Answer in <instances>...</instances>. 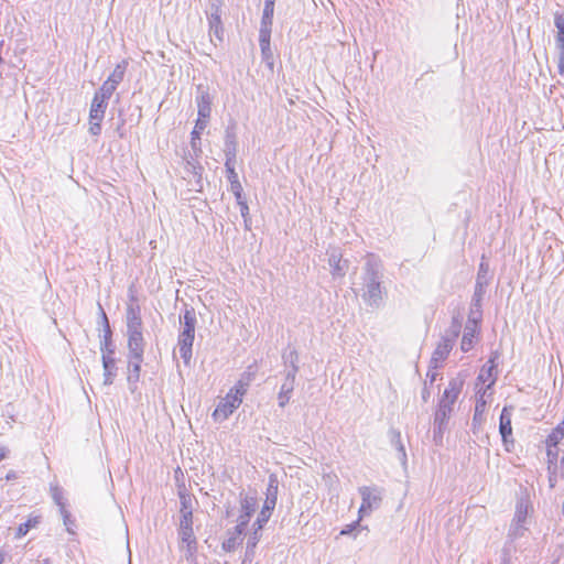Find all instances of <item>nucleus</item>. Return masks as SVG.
<instances>
[{
  "mask_svg": "<svg viewBox=\"0 0 564 564\" xmlns=\"http://www.w3.org/2000/svg\"><path fill=\"white\" fill-rule=\"evenodd\" d=\"M127 335L129 357H143L144 339L140 307L132 303L127 307Z\"/></svg>",
  "mask_w": 564,
  "mask_h": 564,
  "instance_id": "nucleus-1",
  "label": "nucleus"
},
{
  "mask_svg": "<svg viewBox=\"0 0 564 564\" xmlns=\"http://www.w3.org/2000/svg\"><path fill=\"white\" fill-rule=\"evenodd\" d=\"M248 383L239 381L228 391L213 412L215 421H225L241 404L242 398L247 392Z\"/></svg>",
  "mask_w": 564,
  "mask_h": 564,
  "instance_id": "nucleus-2",
  "label": "nucleus"
},
{
  "mask_svg": "<svg viewBox=\"0 0 564 564\" xmlns=\"http://www.w3.org/2000/svg\"><path fill=\"white\" fill-rule=\"evenodd\" d=\"M197 505L196 498L188 496V495H182L181 496V511L183 513L182 520H181V527H182V540L186 543L187 552L189 556H192L196 551V540L193 534L192 529V511L194 506Z\"/></svg>",
  "mask_w": 564,
  "mask_h": 564,
  "instance_id": "nucleus-3",
  "label": "nucleus"
},
{
  "mask_svg": "<svg viewBox=\"0 0 564 564\" xmlns=\"http://www.w3.org/2000/svg\"><path fill=\"white\" fill-rule=\"evenodd\" d=\"M195 313L192 311H186L184 314V330L182 335L183 345L181 347L182 357L185 364H188L192 357V345L195 335Z\"/></svg>",
  "mask_w": 564,
  "mask_h": 564,
  "instance_id": "nucleus-4",
  "label": "nucleus"
},
{
  "mask_svg": "<svg viewBox=\"0 0 564 564\" xmlns=\"http://www.w3.org/2000/svg\"><path fill=\"white\" fill-rule=\"evenodd\" d=\"M278 500V484L274 478L270 479L269 486L267 488V497L263 502L262 509L258 516L256 521L258 529H262L263 524L268 522L269 518L272 514V511L275 508Z\"/></svg>",
  "mask_w": 564,
  "mask_h": 564,
  "instance_id": "nucleus-5",
  "label": "nucleus"
},
{
  "mask_svg": "<svg viewBox=\"0 0 564 564\" xmlns=\"http://www.w3.org/2000/svg\"><path fill=\"white\" fill-rule=\"evenodd\" d=\"M212 112V100L208 94L200 96L198 101V119L196 121L193 134L199 138L200 132L205 129Z\"/></svg>",
  "mask_w": 564,
  "mask_h": 564,
  "instance_id": "nucleus-6",
  "label": "nucleus"
},
{
  "mask_svg": "<svg viewBox=\"0 0 564 564\" xmlns=\"http://www.w3.org/2000/svg\"><path fill=\"white\" fill-rule=\"evenodd\" d=\"M464 386V378L457 377L449 381L448 387L444 390L441 405L451 410L452 405L458 399Z\"/></svg>",
  "mask_w": 564,
  "mask_h": 564,
  "instance_id": "nucleus-7",
  "label": "nucleus"
},
{
  "mask_svg": "<svg viewBox=\"0 0 564 564\" xmlns=\"http://www.w3.org/2000/svg\"><path fill=\"white\" fill-rule=\"evenodd\" d=\"M99 310H100V316H101V322H102V327H104V337L100 340V350L102 354L115 352V347H113V344L111 340L112 333H111L108 317H107L104 308L101 307V305H99Z\"/></svg>",
  "mask_w": 564,
  "mask_h": 564,
  "instance_id": "nucleus-8",
  "label": "nucleus"
},
{
  "mask_svg": "<svg viewBox=\"0 0 564 564\" xmlns=\"http://www.w3.org/2000/svg\"><path fill=\"white\" fill-rule=\"evenodd\" d=\"M108 106V100L100 98V96L96 95L93 98L89 119L91 120H102L106 109Z\"/></svg>",
  "mask_w": 564,
  "mask_h": 564,
  "instance_id": "nucleus-9",
  "label": "nucleus"
},
{
  "mask_svg": "<svg viewBox=\"0 0 564 564\" xmlns=\"http://www.w3.org/2000/svg\"><path fill=\"white\" fill-rule=\"evenodd\" d=\"M499 431L503 442H508V438L512 435L511 425V413L508 408H503L500 414Z\"/></svg>",
  "mask_w": 564,
  "mask_h": 564,
  "instance_id": "nucleus-10",
  "label": "nucleus"
},
{
  "mask_svg": "<svg viewBox=\"0 0 564 564\" xmlns=\"http://www.w3.org/2000/svg\"><path fill=\"white\" fill-rule=\"evenodd\" d=\"M142 361L143 357H129L128 381L130 383L138 382Z\"/></svg>",
  "mask_w": 564,
  "mask_h": 564,
  "instance_id": "nucleus-11",
  "label": "nucleus"
},
{
  "mask_svg": "<svg viewBox=\"0 0 564 564\" xmlns=\"http://www.w3.org/2000/svg\"><path fill=\"white\" fill-rule=\"evenodd\" d=\"M477 335L478 329L476 324L471 328L466 329L460 341V348L463 351H469L474 347Z\"/></svg>",
  "mask_w": 564,
  "mask_h": 564,
  "instance_id": "nucleus-12",
  "label": "nucleus"
},
{
  "mask_svg": "<svg viewBox=\"0 0 564 564\" xmlns=\"http://www.w3.org/2000/svg\"><path fill=\"white\" fill-rule=\"evenodd\" d=\"M362 495V502L359 509L360 513L369 512L373 505L378 502L379 498L369 489H364L361 491Z\"/></svg>",
  "mask_w": 564,
  "mask_h": 564,
  "instance_id": "nucleus-13",
  "label": "nucleus"
},
{
  "mask_svg": "<svg viewBox=\"0 0 564 564\" xmlns=\"http://www.w3.org/2000/svg\"><path fill=\"white\" fill-rule=\"evenodd\" d=\"M258 500L256 495H245L240 498V512L252 516L256 511Z\"/></svg>",
  "mask_w": 564,
  "mask_h": 564,
  "instance_id": "nucleus-14",
  "label": "nucleus"
},
{
  "mask_svg": "<svg viewBox=\"0 0 564 564\" xmlns=\"http://www.w3.org/2000/svg\"><path fill=\"white\" fill-rule=\"evenodd\" d=\"M126 68H127L126 62L118 64L115 67V69L112 70V73L109 75V77L107 78V82L111 83L115 86H118L123 79Z\"/></svg>",
  "mask_w": 564,
  "mask_h": 564,
  "instance_id": "nucleus-15",
  "label": "nucleus"
},
{
  "mask_svg": "<svg viewBox=\"0 0 564 564\" xmlns=\"http://www.w3.org/2000/svg\"><path fill=\"white\" fill-rule=\"evenodd\" d=\"M37 517L30 518L26 522L21 523L17 529L15 538L21 539L22 536L26 535L32 528H35L37 525Z\"/></svg>",
  "mask_w": 564,
  "mask_h": 564,
  "instance_id": "nucleus-16",
  "label": "nucleus"
},
{
  "mask_svg": "<svg viewBox=\"0 0 564 564\" xmlns=\"http://www.w3.org/2000/svg\"><path fill=\"white\" fill-rule=\"evenodd\" d=\"M555 25L557 28V42L562 50H564V13L555 14Z\"/></svg>",
  "mask_w": 564,
  "mask_h": 564,
  "instance_id": "nucleus-17",
  "label": "nucleus"
},
{
  "mask_svg": "<svg viewBox=\"0 0 564 564\" xmlns=\"http://www.w3.org/2000/svg\"><path fill=\"white\" fill-rule=\"evenodd\" d=\"M116 89L117 86L106 80L95 94L100 96V98L109 100Z\"/></svg>",
  "mask_w": 564,
  "mask_h": 564,
  "instance_id": "nucleus-18",
  "label": "nucleus"
},
{
  "mask_svg": "<svg viewBox=\"0 0 564 564\" xmlns=\"http://www.w3.org/2000/svg\"><path fill=\"white\" fill-rule=\"evenodd\" d=\"M51 496L61 510L62 506H65L63 490L57 485H51Z\"/></svg>",
  "mask_w": 564,
  "mask_h": 564,
  "instance_id": "nucleus-19",
  "label": "nucleus"
},
{
  "mask_svg": "<svg viewBox=\"0 0 564 564\" xmlns=\"http://www.w3.org/2000/svg\"><path fill=\"white\" fill-rule=\"evenodd\" d=\"M451 349H452V345H451L449 340L446 339L437 346L434 355L437 356V358H440V359H445L448 356Z\"/></svg>",
  "mask_w": 564,
  "mask_h": 564,
  "instance_id": "nucleus-20",
  "label": "nucleus"
},
{
  "mask_svg": "<svg viewBox=\"0 0 564 564\" xmlns=\"http://www.w3.org/2000/svg\"><path fill=\"white\" fill-rule=\"evenodd\" d=\"M251 517L252 516H250L248 513L240 512V514L238 517V522L236 525V531L238 534H242L245 532L246 528L248 527V524L250 522Z\"/></svg>",
  "mask_w": 564,
  "mask_h": 564,
  "instance_id": "nucleus-21",
  "label": "nucleus"
},
{
  "mask_svg": "<svg viewBox=\"0 0 564 564\" xmlns=\"http://www.w3.org/2000/svg\"><path fill=\"white\" fill-rule=\"evenodd\" d=\"M291 392H292V386H286V384L282 386L281 391L278 397L280 406H285V404L290 400Z\"/></svg>",
  "mask_w": 564,
  "mask_h": 564,
  "instance_id": "nucleus-22",
  "label": "nucleus"
},
{
  "mask_svg": "<svg viewBox=\"0 0 564 564\" xmlns=\"http://www.w3.org/2000/svg\"><path fill=\"white\" fill-rule=\"evenodd\" d=\"M104 367V384L110 386L113 382L116 376V366H102Z\"/></svg>",
  "mask_w": 564,
  "mask_h": 564,
  "instance_id": "nucleus-23",
  "label": "nucleus"
},
{
  "mask_svg": "<svg viewBox=\"0 0 564 564\" xmlns=\"http://www.w3.org/2000/svg\"><path fill=\"white\" fill-rule=\"evenodd\" d=\"M230 191L235 195L237 202H240L243 198V188L239 181H234L230 183Z\"/></svg>",
  "mask_w": 564,
  "mask_h": 564,
  "instance_id": "nucleus-24",
  "label": "nucleus"
},
{
  "mask_svg": "<svg viewBox=\"0 0 564 564\" xmlns=\"http://www.w3.org/2000/svg\"><path fill=\"white\" fill-rule=\"evenodd\" d=\"M274 1L275 0H265V6L263 10V19L271 22L274 11Z\"/></svg>",
  "mask_w": 564,
  "mask_h": 564,
  "instance_id": "nucleus-25",
  "label": "nucleus"
},
{
  "mask_svg": "<svg viewBox=\"0 0 564 564\" xmlns=\"http://www.w3.org/2000/svg\"><path fill=\"white\" fill-rule=\"evenodd\" d=\"M62 517H63V521H64V524L67 529V531L69 533H74L70 525L73 524V521L70 520V513L69 511L66 509V506H62V509L59 510Z\"/></svg>",
  "mask_w": 564,
  "mask_h": 564,
  "instance_id": "nucleus-26",
  "label": "nucleus"
},
{
  "mask_svg": "<svg viewBox=\"0 0 564 564\" xmlns=\"http://www.w3.org/2000/svg\"><path fill=\"white\" fill-rule=\"evenodd\" d=\"M101 121L102 120H91L90 119L89 131H90L91 134H94V135L100 134V132H101Z\"/></svg>",
  "mask_w": 564,
  "mask_h": 564,
  "instance_id": "nucleus-27",
  "label": "nucleus"
},
{
  "mask_svg": "<svg viewBox=\"0 0 564 564\" xmlns=\"http://www.w3.org/2000/svg\"><path fill=\"white\" fill-rule=\"evenodd\" d=\"M115 352L102 354V366H116V360L112 357Z\"/></svg>",
  "mask_w": 564,
  "mask_h": 564,
  "instance_id": "nucleus-28",
  "label": "nucleus"
},
{
  "mask_svg": "<svg viewBox=\"0 0 564 564\" xmlns=\"http://www.w3.org/2000/svg\"><path fill=\"white\" fill-rule=\"evenodd\" d=\"M260 45H261L262 52L269 51L270 50V36L263 35L260 40Z\"/></svg>",
  "mask_w": 564,
  "mask_h": 564,
  "instance_id": "nucleus-29",
  "label": "nucleus"
},
{
  "mask_svg": "<svg viewBox=\"0 0 564 564\" xmlns=\"http://www.w3.org/2000/svg\"><path fill=\"white\" fill-rule=\"evenodd\" d=\"M226 166H227V173H228L227 177H228L229 183H231L234 181H239L238 175L235 172V169L229 166L228 164Z\"/></svg>",
  "mask_w": 564,
  "mask_h": 564,
  "instance_id": "nucleus-30",
  "label": "nucleus"
},
{
  "mask_svg": "<svg viewBox=\"0 0 564 564\" xmlns=\"http://www.w3.org/2000/svg\"><path fill=\"white\" fill-rule=\"evenodd\" d=\"M237 203H238V204L240 205V207H241V214H242V216L248 215V213H249V208H248V205H247V203L245 202V199H243V198H241V199H240V202H237Z\"/></svg>",
  "mask_w": 564,
  "mask_h": 564,
  "instance_id": "nucleus-31",
  "label": "nucleus"
},
{
  "mask_svg": "<svg viewBox=\"0 0 564 564\" xmlns=\"http://www.w3.org/2000/svg\"><path fill=\"white\" fill-rule=\"evenodd\" d=\"M237 203H238V204L240 205V207H241V214H242V216L248 215V213H249V208H248V205H247V203L245 202V199H243V198H241V199H240V202H237Z\"/></svg>",
  "mask_w": 564,
  "mask_h": 564,
  "instance_id": "nucleus-32",
  "label": "nucleus"
},
{
  "mask_svg": "<svg viewBox=\"0 0 564 564\" xmlns=\"http://www.w3.org/2000/svg\"><path fill=\"white\" fill-rule=\"evenodd\" d=\"M485 405H486V402L485 401H480L476 404V408H475V415L477 414H481L485 410Z\"/></svg>",
  "mask_w": 564,
  "mask_h": 564,
  "instance_id": "nucleus-33",
  "label": "nucleus"
},
{
  "mask_svg": "<svg viewBox=\"0 0 564 564\" xmlns=\"http://www.w3.org/2000/svg\"><path fill=\"white\" fill-rule=\"evenodd\" d=\"M6 455H7V451L4 447H1L0 446V462L6 458Z\"/></svg>",
  "mask_w": 564,
  "mask_h": 564,
  "instance_id": "nucleus-34",
  "label": "nucleus"
},
{
  "mask_svg": "<svg viewBox=\"0 0 564 564\" xmlns=\"http://www.w3.org/2000/svg\"><path fill=\"white\" fill-rule=\"evenodd\" d=\"M12 478H14V473L11 471L7 475V479H12Z\"/></svg>",
  "mask_w": 564,
  "mask_h": 564,
  "instance_id": "nucleus-35",
  "label": "nucleus"
},
{
  "mask_svg": "<svg viewBox=\"0 0 564 564\" xmlns=\"http://www.w3.org/2000/svg\"><path fill=\"white\" fill-rule=\"evenodd\" d=\"M3 561H4V555H3V553H0V564H2Z\"/></svg>",
  "mask_w": 564,
  "mask_h": 564,
  "instance_id": "nucleus-36",
  "label": "nucleus"
},
{
  "mask_svg": "<svg viewBox=\"0 0 564 564\" xmlns=\"http://www.w3.org/2000/svg\"><path fill=\"white\" fill-rule=\"evenodd\" d=\"M175 354H176V347H174V348L172 349V355H173V357H175Z\"/></svg>",
  "mask_w": 564,
  "mask_h": 564,
  "instance_id": "nucleus-37",
  "label": "nucleus"
},
{
  "mask_svg": "<svg viewBox=\"0 0 564 564\" xmlns=\"http://www.w3.org/2000/svg\"><path fill=\"white\" fill-rule=\"evenodd\" d=\"M41 564H51V563H50V560L46 558Z\"/></svg>",
  "mask_w": 564,
  "mask_h": 564,
  "instance_id": "nucleus-38",
  "label": "nucleus"
},
{
  "mask_svg": "<svg viewBox=\"0 0 564 564\" xmlns=\"http://www.w3.org/2000/svg\"><path fill=\"white\" fill-rule=\"evenodd\" d=\"M562 464L564 465V456L562 457Z\"/></svg>",
  "mask_w": 564,
  "mask_h": 564,
  "instance_id": "nucleus-39",
  "label": "nucleus"
}]
</instances>
